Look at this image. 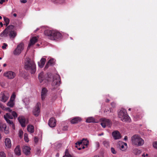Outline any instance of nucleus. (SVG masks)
<instances>
[{"label":"nucleus","mask_w":157,"mask_h":157,"mask_svg":"<svg viewBox=\"0 0 157 157\" xmlns=\"http://www.w3.org/2000/svg\"><path fill=\"white\" fill-rule=\"evenodd\" d=\"M44 35L48 38L52 40H57L60 39L61 34L59 32L55 30H46L44 31Z\"/></svg>","instance_id":"1"},{"label":"nucleus","mask_w":157,"mask_h":157,"mask_svg":"<svg viewBox=\"0 0 157 157\" xmlns=\"http://www.w3.org/2000/svg\"><path fill=\"white\" fill-rule=\"evenodd\" d=\"M131 141L132 145L136 146L143 145L144 141L140 136L138 134H135L131 137Z\"/></svg>","instance_id":"2"},{"label":"nucleus","mask_w":157,"mask_h":157,"mask_svg":"<svg viewBox=\"0 0 157 157\" xmlns=\"http://www.w3.org/2000/svg\"><path fill=\"white\" fill-rule=\"evenodd\" d=\"M47 75L48 77H46L45 80L48 81H51L52 78H53V80L52 84L55 88H56L59 86L60 84V78L59 75H56L53 77L52 74H50Z\"/></svg>","instance_id":"3"},{"label":"nucleus","mask_w":157,"mask_h":157,"mask_svg":"<svg viewBox=\"0 0 157 157\" xmlns=\"http://www.w3.org/2000/svg\"><path fill=\"white\" fill-rule=\"evenodd\" d=\"M118 117L123 122H130L131 121L130 118L124 109H122L119 111L118 113Z\"/></svg>","instance_id":"4"},{"label":"nucleus","mask_w":157,"mask_h":157,"mask_svg":"<svg viewBox=\"0 0 157 157\" xmlns=\"http://www.w3.org/2000/svg\"><path fill=\"white\" fill-rule=\"evenodd\" d=\"M25 69H36V66L34 62L31 60L29 58H26L25 62Z\"/></svg>","instance_id":"5"},{"label":"nucleus","mask_w":157,"mask_h":157,"mask_svg":"<svg viewBox=\"0 0 157 157\" xmlns=\"http://www.w3.org/2000/svg\"><path fill=\"white\" fill-rule=\"evenodd\" d=\"M101 124L103 128H105L106 126L110 127L112 125V123L109 120L103 119H102Z\"/></svg>","instance_id":"6"},{"label":"nucleus","mask_w":157,"mask_h":157,"mask_svg":"<svg viewBox=\"0 0 157 157\" xmlns=\"http://www.w3.org/2000/svg\"><path fill=\"white\" fill-rule=\"evenodd\" d=\"M3 75L8 79H12L15 77L16 74L13 72L10 71L5 72L4 73Z\"/></svg>","instance_id":"7"},{"label":"nucleus","mask_w":157,"mask_h":157,"mask_svg":"<svg viewBox=\"0 0 157 157\" xmlns=\"http://www.w3.org/2000/svg\"><path fill=\"white\" fill-rule=\"evenodd\" d=\"M14 28L13 25H10L7 26V28L2 32L0 34V36L2 37H6L7 36L8 34L9 33V29H12Z\"/></svg>","instance_id":"8"},{"label":"nucleus","mask_w":157,"mask_h":157,"mask_svg":"<svg viewBox=\"0 0 157 157\" xmlns=\"http://www.w3.org/2000/svg\"><path fill=\"white\" fill-rule=\"evenodd\" d=\"M56 60L53 58H51L49 59L47 63L46 64L44 69L48 68L50 67H52L55 65Z\"/></svg>","instance_id":"9"},{"label":"nucleus","mask_w":157,"mask_h":157,"mask_svg":"<svg viewBox=\"0 0 157 157\" xmlns=\"http://www.w3.org/2000/svg\"><path fill=\"white\" fill-rule=\"evenodd\" d=\"M40 103H38L33 111V115L36 116H38L40 112Z\"/></svg>","instance_id":"10"},{"label":"nucleus","mask_w":157,"mask_h":157,"mask_svg":"<svg viewBox=\"0 0 157 157\" xmlns=\"http://www.w3.org/2000/svg\"><path fill=\"white\" fill-rule=\"evenodd\" d=\"M0 98L2 101L6 102L8 99L9 96L6 92H2L1 93Z\"/></svg>","instance_id":"11"},{"label":"nucleus","mask_w":157,"mask_h":157,"mask_svg":"<svg viewBox=\"0 0 157 157\" xmlns=\"http://www.w3.org/2000/svg\"><path fill=\"white\" fill-rule=\"evenodd\" d=\"M9 127H7L5 124H1L0 125V131H4L6 134L9 133Z\"/></svg>","instance_id":"12"},{"label":"nucleus","mask_w":157,"mask_h":157,"mask_svg":"<svg viewBox=\"0 0 157 157\" xmlns=\"http://www.w3.org/2000/svg\"><path fill=\"white\" fill-rule=\"evenodd\" d=\"M112 135L113 138L115 140L119 139L121 138L120 133L117 131H115L113 132Z\"/></svg>","instance_id":"13"},{"label":"nucleus","mask_w":157,"mask_h":157,"mask_svg":"<svg viewBox=\"0 0 157 157\" xmlns=\"http://www.w3.org/2000/svg\"><path fill=\"white\" fill-rule=\"evenodd\" d=\"M48 90L45 88H44L42 89L41 94V98L42 100L45 99L47 96Z\"/></svg>","instance_id":"14"},{"label":"nucleus","mask_w":157,"mask_h":157,"mask_svg":"<svg viewBox=\"0 0 157 157\" xmlns=\"http://www.w3.org/2000/svg\"><path fill=\"white\" fill-rule=\"evenodd\" d=\"M82 120V118L80 117H76L72 118L70 121L71 124H75L80 122Z\"/></svg>","instance_id":"15"},{"label":"nucleus","mask_w":157,"mask_h":157,"mask_svg":"<svg viewBox=\"0 0 157 157\" xmlns=\"http://www.w3.org/2000/svg\"><path fill=\"white\" fill-rule=\"evenodd\" d=\"M14 28L13 29H9V35L10 38L14 39L17 35V33L14 31Z\"/></svg>","instance_id":"16"},{"label":"nucleus","mask_w":157,"mask_h":157,"mask_svg":"<svg viewBox=\"0 0 157 157\" xmlns=\"http://www.w3.org/2000/svg\"><path fill=\"white\" fill-rule=\"evenodd\" d=\"M37 39L36 37H33L30 40V42L29 43L28 46L27 48V50H28L30 48V47L34 45L36 42H37Z\"/></svg>","instance_id":"17"},{"label":"nucleus","mask_w":157,"mask_h":157,"mask_svg":"<svg viewBox=\"0 0 157 157\" xmlns=\"http://www.w3.org/2000/svg\"><path fill=\"white\" fill-rule=\"evenodd\" d=\"M48 124L50 127H54L56 125V121L54 118H51L49 121Z\"/></svg>","instance_id":"18"},{"label":"nucleus","mask_w":157,"mask_h":157,"mask_svg":"<svg viewBox=\"0 0 157 157\" xmlns=\"http://www.w3.org/2000/svg\"><path fill=\"white\" fill-rule=\"evenodd\" d=\"M5 144L7 148H10L11 147V141L10 139L7 138L5 139Z\"/></svg>","instance_id":"19"},{"label":"nucleus","mask_w":157,"mask_h":157,"mask_svg":"<svg viewBox=\"0 0 157 157\" xmlns=\"http://www.w3.org/2000/svg\"><path fill=\"white\" fill-rule=\"evenodd\" d=\"M30 148L27 146H24L23 147V151L24 153L27 155H29L30 153Z\"/></svg>","instance_id":"20"},{"label":"nucleus","mask_w":157,"mask_h":157,"mask_svg":"<svg viewBox=\"0 0 157 157\" xmlns=\"http://www.w3.org/2000/svg\"><path fill=\"white\" fill-rule=\"evenodd\" d=\"M19 122L22 127L25 126V119L24 117H20L18 118Z\"/></svg>","instance_id":"21"},{"label":"nucleus","mask_w":157,"mask_h":157,"mask_svg":"<svg viewBox=\"0 0 157 157\" xmlns=\"http://www.w3.org/2000/svg\"><path fill=\"white\" fill-rule=\"evenodd\" d=\"M46 61V59L44 58H42L40 61L38 62V65L39 67L40 68H43Z\"/></svg>","instance_id":"22"},{"label":"nucleus","mask_w":157,"mask_h":157,"mask_svg":"<svg viewBox=\"0 0 157 157\" xmlns=\"http://www.w3.org/2000/svg\"><path fill=\"white\" fill-rule=\"evenodd\" d=\"M86 122L88 123L97 122L96 121L95 119L92 117H88L86 120Z\"/></svg>","instance_id":"23"},{"label":"nucleus","mask_w":157,"mask_h":157,"mask_svg":"<svg viewBox=\"0 0 157 157\" xmlns=\"http://www.w3.org/2000/svg\"><path fill=\"white\" fill-rule=\"evenodd\" d=\"M27 130L30 133H33L34 131V126L31 125H29L27 126Z\"/></svg>","instance_id":"24"},{"label":"nucleus","mask_w":157,"mask_h":157,"mask_svg":"<svg viewBox=\"0 0 157 157\" xmlns=\"http://www.w3.org/2000/svg\"><path fill=\"white\" fill-rule=\"evenodd\" d=\"M4 118L6 120H9V119H12L13 117L11 114L9 113H6L4 116Z\"/></svg>","instance_id":"25"},{"label":"nucleus","mask_w":157,"mask_h":157,"mask_svg":"<svg viewBox=\"0 0 157 157\" xmlns=\"http://www.w3.org/2000/svg\"><path fill=\"white\" fill-rule=\"evenodd\" d=\"M38 78L40 82L41 83L44 80H45L44 74L42 72L40 73L39 75ZM44 82H46L45 81H44Z\"/></svg>","instance_id":"26"},{"label":"nucleus","mask_w":157,"mask_h":157,"mask_svg":"<svg viewBox=\"0 0 157 157\" xmlns=\"http://www.w3.org/2000/svg\"><path fill=\"white\" fill-rule=\"evenodd\" d=\"M15 154L18 155H21V150L20 149V146H17L16 147L15 150Z\"/></svg>","instance_id":"27"},{"label":"nucleus","mask_w":157,"mask_h":157,"mask_svg":"<svg viewBox=\"0 0 157 157\" xmlns=\"http://www.w3.org/2000/svg\"><path fill=\"white\" fill-rule=\"evenodd\" d=\"M24 44L23 43H22L20 44L17 45V48L21 52L24 49Z\"/></svg>","instance_id":"28"},{"label":"nucleus","mask_w":157,"mask_h":157,"mask_svg":"<svg viewBox=\"0 0 157 157\" xmlns=\"http://www.w3.org/2000/svg\"><path fill=\"white\" fill-rule=\"evenodd\" d=\"M3 19L5 23V24H4V25H5L6 26H7L9 24L10 20L8 18L5 17H3Z\"/></svg>","instance_id":"29"},{"label":"nucleus","mask_w":157,"mask_h":157,"mask_svg":"<svg viewBox=\"0 0 157 157\" xmlns=\"http://www.w3.org/2000/svg\"><path fill=\"white\" fill-rule=\"evenodd\" d=\"M6 121L7 122L10 124V126L12 127L13 129H15L14 124L12 121L8 120H6Z\"/></svg>","instance_id":"30"},{"label":"nucleus","mask_w":157,"mask_h":157,"mask_svg":"<svg viewBox=\"0 0 157 157\" xmlns=\"http://www.w3.org/2000/svg\"><path fill=\"white\" fill-rule=\"evenodd\" d=\"M7 105L11 107H13L14 105V103L13 100L10 99V101L7 103Z\"/></svg>","instance_id":"31"},{"label":"nucleus","mask_w":157,"mask_h":157,"mask_svg":"<svg viewBox=\"0 0 157 157\" xmlns=\"http://www.w3.org/2000/svg\"><path fill=\"white\" fill-rule=\"evenodd\" d=\"M63 157H74L69 154L68 150L66 149L65 151V155Z\"/></svg>","instance_id":"32"},{"label":"nucleus","mask_w":157,"mask_h":157,"mask_svg":"<svg viewBox=\"0 0 157 157\" xmlns=\"http://www.w3.org/2000/svg\"><path fill=\"white\" fill-rule=\"evenodd\" d=\"M21 52V51L19 50L18 49H17V48L13 51V54L14 55H19Z\"/></svg>","instance_id":"33"},{"label":"nucleus","mask_w":157,"mask_h":157,"mask_svg":"<svg viewBox=\"0 0 157 157\" xmlns=\"http://www.w3.org/2000/svg\"><path fill=\"white\" fill-rule=\"evenodd\" d=\"M82 141H83L82 142L83 144H84L86 146H87L89 144V142L87 140L83 139H82Z\"/></svg>","instance_id":"34"},{"label":"nucleus","mask_w":157,"mask_h":157,"mask_svg":"<svg viewBox=\"0 0 157 157\" xmlns=\"http://www.w3.org/2000/svg\"><path fill=\"white\" fill-rule=\"evenodd\" d=\"M103 144L106 147H109V143L108 141H103Z\"/></svg>","instance_id":"35"},{"label":"nucleus","mask_w":157,"mask_h":157,"mask_svg":"<svg viewBox=\"0 0 157 157\" xmlns=\"http://www.w3.org/2000/svg\"><path fill=\"white\" fill-rule=\"evenodd\" d=\"M134 152L136 155H139L141 153V151L138 149H135L134 151Z\"/></svg>","instance_id":"36"},{"label":"nucleus","mask_w":157,"mask_h":157,"mask_svg":"<svg viewBox=\"0 0 157 157\" xmlns=\"http://www.w3.org/2000/svg\"><path fill=\"white\" fill-rule=\"evenodd\" d=\"M24 139L26 142H28L29 141L28 135L26 133H25L24 134Z\"/></svg>","instance_id":"37"},{"label":"nucleus","mask_w":157,"mask_h":157,"mask_svg":"<svg viewBox=\"0 0 157 157\" xmlns=\"http://www.w3.org/2000/svg\"><path fill=\"white\" fill-rule=\"evenodd\" d=\"M153 147L157 149V141H154L153 143Z\"/></svg>","instance_id":"38"},{"label":"nucleus","mask_w":157,"mask_h":157,"mask_svg":"<svg viewBox=\"0 0 157 157\" xmlns=\"http://www.w3.org/2000/svg\"><path fill=\"white\" fill-rule=\"evenodd\" d=\"M111 152L114 154H115L117 153V151L115 150V149L113 147H111Z\"/></svg>","instance_id":"39"},{"label":"nucleus","mask_w":157,"mask_h":157,"mask_svg":"<svg viewBox=\"0 0 157 157\" xmlns=\"http://www.w3.org/2000/svg\"><path fill=\"white\" fill-rule=\"evenodd\" d=\"M0 157H6V155L4 152H0Z\"/></svg>","instance_id":"40"},{"label":"nucleus","mask_w":157,"mask_h":157,"mask_svg":"<svg viewBox=\"0 0 157 157\" xmlns=\"http://www.w3.org/2000/svg\"><path fill=\"white\" fill-rule=\"evenodd\" d=\"M11 114L14 118H15L17 117V114L15 112H12Z\"/></svg>","instance_id":"41"},{"label":"nucleus","mask_w":157,"mask_h":157,"mask_svg":"<svg viewBox=\"0 0 157 157\" xmlns=\"http://www.w3.org/2000/svg\"><path fill=\"white\" fill-rule=\"evenodd\" d=\"M23 133V132L22 130H19V136L20 138H21L22 137Z\"/></svg>","instance_id":"42"},{"label":"nucleus","mask_w":157,"mask_h":157,"mask_svg":"<svg viewBox=\"0 0 157 157\" xmlns=\"http://www.w3.org/2000/svg\"><path fill=\"white\" fill-rule=\"evenodd\" d=\"M121 149L122 151L125 150L127 148L123 144H122L121 146Z\"/></svg>","instance_id":"43"},{"label":"nucleus","mask_w":157,"mask_h":157,"mask_svg":"<svg viewBox=\"0 0 157 157\" xmlns=\"http://www.w3.org/2000/svg\"><path fill=\"white\" fill-rule=\"evenodd\" d=\"M8 45L4 43L3 44V45L2 46V49H5L6 48V47Z\"/></svg>","instance_id":"44"},{"label":"nucleus","mask_w":157,"mask_h":157,"mask_svg":"<svg viewBox=\"0 0 157 157\" xmlns=\"http://www.w3.org/2000/svg\"><path fill=\"white\" fill-rule=\"evenodd\" d=\"M64 2V0H58L56 3L62 4Z\"/></svg>","instance_id":"45"},{"label":"nucleus","mask_w":157,"mask_h":157,"mask_svg":"<svg viewBox=\"0 0 157 157\" xmlns=\"http://www.w3.org/2000/svg\"><path fill=\"white\" fill-rule=\"evenodd\" d=\"M100 146L99 143L98 142H96L95 144V146L97 149H98Z\"/></svg>","instance_id":"46"},{"label":"nucleus","mask_w":157,"mask_h":157,"mask_svg":"<svg viewBox=\"0 0 157 157\" xmlns=\"http://www.w3.org/2000/svg\"><path fill=\"white\" fill-rule=\"evenodd\" d=\"M83 141H82V140L78 141L77 143H76V144H78L79 145H80V144H82V142Z\"/></svg>","instance_id":"47"},{"label":"nucleus","mask_w":157,"mask_h":157,"mask_svg":"<svg viewBox=\"0 0 157 157\" xmlns=\"http://www.w3.org/2000/svg\"><path fill=\"white\" fill-rule=\"evenodd\" d=\"M0 107L3 110H5L6 107L2 104H0Z\"/></svg>","instance_id":"48"},{"label":"nucleus","mask_w":157,"mask_h":157,"mask_svg":"<svg viewBox=\"0 0 157 157\" xmlns=\"http://www.w3.org/2000/svg\"><path fill=\"white\" fill-rule=\"evenodd\" d=\"M142 157H149V156H148V155L147 154V153H144L142 155Z\"/></svg>","instance_id":"49"},{"label":"nucleus","mask_w":157,"mask_h":157,"mask_svg":"<svg viewBox=\"0 0 157 157\" xmlns=\"http://www.w3.org/2000/svg\"><path fill=\"white\" fill-rule=\"evenodd\" d=\"M34 141L35 143H37L38 141V139L36 137H35L34 138Z\"/></svg>","instance_id":"50"},{"label":"nucleus","mask_w":157,"mask_h":157,"mask_svg":"<svg viewBox=\"0 0 157 157\" xmlns=\"http://www.w3.org/2000/svg\"><path fill=\"white\" fill-rule=\"evenodd\" d=\"M31 71H30L31 74H34L36 71V69H30Z\"/></svg>","instance_id":"51"},{"label":"nucleus","mask_w":157,"mask_h":157,"mask_svg":"<svg viewBox=\"0 0 157 157\" xmlns=\"http://www.w3.org/2000/svg\"><path fill=\"white\" fill-rule=\"evenodd\" d=\"M5 110H7L10 112H11V110L8 107L6 108Z\"/></svg>","instance_id":"52"},{"label":"nucleus","mask_w":157,"mask_h":157,"mask_svg":"<svg viewBox=\"0 0 157 157\" xmlns=\"http://www.w3.org/2000/svg\"><path fill=\"white\" fill-rule=\"evenodd\" d=\"M111 105L113 107H115L116 106V104L114 102H113L111 104Z\"/></svg>","instance_id":"53"},{"label":"nucleus","mask_w":157,"mask_h":157,"mask_svg":"<svg viewBox=\"0 0 157 157\" xmlns=\"http://www.w3.org/2000/svg\"><path fill=\"white\" fill-rule=\"evenodd\" d=\"M21 2L22 3H25L27 2L26 0H20Z\"/></svg>","instance_id":"54"},{"label":"nucleus","mask_w":157,"mask_h":157,"mask_svg":"<svg viewBox=\"0 0 157 157\" xmlns=\"http://www.w3.org/2000/svg\"><path fill=\"white\" fill-rule=\"evenodd\" d=\"M5 2L4 0H0V4H2L3 3Z\"/></svg>","instance_id":"55"},{"label":"nucleus","mask_w":157,"mask_h":157,"mask_svg":"<svg viewBox=\"0 0 157 157\" xmlns=\"http://www.w3.org/2000/svg\"><path fill=\"white\" fill-rule=\"evenodd\" d=\"M128 137L127 136H125L124 137V140H128Z\"/></svg>","instance_id":"56"},{"label":"nucleus","mask_w":157,"mask_h":157,"mask_svg":"<svg viewBox=\"0 0 157 157\" xmlns=\"http://www.w3.org/2000/svg\"><path fill=\"white\" fill-rule=\"evenodd\" d=\"M58 0H52L54 3H56Z\"/></svg>","instance_id":"57"},{"label":"nucleus","mask_w":157,"mask_h":157,"mask_svg":"<svg viewBox=\"0 0 157 157\" xmlns=\"http://www.w3.org/2000/svg\"><path fill=\"white\" fill-rule=\"evenodd\" d=\"M124 146H125V147H127V144L126 143H123V144Z\"/></svg>","instance_id":"58"},{"label":"nucleus","mask_w":157,"mask_h":157,"mask_svg":"<svg viewBox=\"0 0 157 157\" xmlns=\"http://www.w3.org/2000/svg\"><path fill=\"white\" fill-rule=\"evenodd\" d=\"M0 25H1V27H2L3 26V24L2 22H0Z\"/></svg>","instance_id":"59"},{"label":"nucleus","mask_w":157,"mask_h":157,"mask_svg":"<svg viewBox=\"0 0 157 157\" xmlns=\"http://www.w3.org/2000/svg\"><path fill=\"white\" fill-rule=\"evenodd\" d=\"M105 101L106 102H109V100L107 99Z\"/></svg>","instance_id":"60"},{"label":"nucleus","mask_w":157,"mask_h":157,"mask_svg":"<svg viewBox=\"0 0 157 157\" xmlns=\"http://www.w3.org/2000/svg\"><path fill=\"white\" fill-rule=\"evenodd\" d=\"M17 14L16 13H14L13 14V16H14V17H16L17 16Z\"/></svg>","instance_id":"61"},{"label":"nucleus","mask_w":157,"mask_h":157,"mask_svg":"<svg viewBox=\"0 0 157 157\" xmlns=\"http://www.w3.org/2000/svg\"><path fill=\"white\" fill-rule=\"evenodd\" d=\"M6 63H4V64H3V67H6Z\"/></svg>","instance_id":"62"},{"label":"nucleus","mask_w":157,"mask_h":157,"mask_svg":"<svg viewBox=\"0 0 157 157\" xmlns=\"http://www.w3.org/2000/svg\"><path fill=\"white\" fill-rule=\"evenodd\" d=\"M154 157H157V154L155 155Z\"/></svg>","instance_id":"63"},{"label":"nucleus","mask_w":157,"mask_h":157,"mask_svg":"<svg viewBox=\"0 0 157 157\" xmlns=\"http://www.w3.org/2000/svg\"><path fill=\"white\" fill-rule=\"evenodd\" d=\"M93 157H99V156H98V155H95V156H94Z\"/></svg>","instance_id":"64"}]
</instances>
